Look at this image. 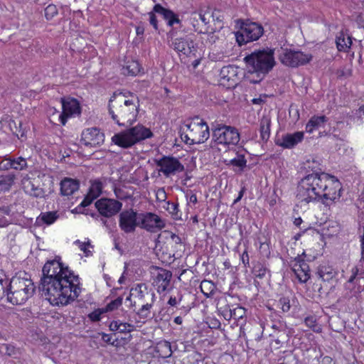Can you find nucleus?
<instances>
[{
    "label": "nucleus",
    "instance_id": "nucleus-1",
    "mask_svg": "<svg viewBox=\"0 0 364 364\" xmlns=\"http://www.w3.org/2000/svg\"><path fill=\"white\" fill-rule=\"evenodd\" d=\"M39 289L52 305L65 306L75 301L81 292L78 276L56 256L43 266Z\"/></svg>",
    "mask_w": 364,
    "mask_h": 364
},
{
    "label": "nucleus",
    "instance_id": "nucleus-2",
    "mask_svg": "<svg viewBox=\"0 0 364 364\" xmlns=\"http://www.w3.org/2000/svg\"><path fill=\"white\" fill-rule=\"evenodd\" d=\"M302 186L301 196L298 200L301 203L321 201L326 206H330L341 197V183L330 174L322 175L320 178L310 177L304 181Z\"/></svg>",
    "mask_w": 364,
    "mask_h": 364
},
{
    "label": "nucleus",
    "instance_id": "nucleus-3",
    "mask_svg": "<svg viewBox=\"0 0 364 364\" xmlns=\"http://www.w3.org/2000/svg\"><path fill=\"white\" fill-rule=\"evenodd\" d=\"M117 98V92H114L108 103V111L112 119L120 127H129L136 120L139 108V100L136 97L133 99Z\"/></svg>",
    "mask_w": 364,
    "mask_h": 364
},
{
    "label": "nucleus",
    "instance_id": "nucleus-4",
    "mask_svg": "<svg viewBox=\"0 0 364 364\" xmlns=\"http://www.w3.org/2000/svg\"><path fill=\"white\" fill-rule=\"evenodd\" d=\"M244 60L246 63L248 72L252 75L257 74V79L248 77L250 83H258L275 65L274 50L268 48L255 50L247 55Z\"/></svg>",
    "mask_w": 364,
    "mask_h": 364
},
{
    "label": "nucleus",
    "instance_id": "nucleus-5",
    "mask_svg": "<svg viewBox=\"0 0 364 364\" xmlns=\"http://www.w3.org/2000/svg\"><path fill=\"white\" fill-rule=\"evenodd\" d=\"M35 286L31 279L20 276L9 280L7 301L13 305L23 304L35 292Z\"/></svg>",
    "mask_w": 364,
    "mask_h": 364
},
{
    "label": "nucleus",
    "instance_id": "nucleus-6",
    "mask_svg": "<svg viewBox=\"0 0 364 364\" xmlns=\"http://www.w3.org/2000/svg\"><path fill=\"white\" fill-rule=\"evenodd\" d=\"M153 136L152 132L141 124H137L125 131L115 134L112 137V141L123 148L129 149L136 144L151 138Z\"/></svg>",
    "mask_w": 364,
    "mask_h": 364
},
{
    "label": "nucleus",
    "instance_id": "nucleus-7",
    "mask_svg": "<svg viewBox=\"0 0 364 364\" xmlns=\"http://www.w3.org/2000/svg\"><path fill=\"white\" fill-rule=\"evenodd\" d=\"M264 34L261 23L250 21H242L240 30L235 33L236 41L240 46L257 41Z\"/></svg>",
    "mask_w": 364,
    "mask_h": 364
},
{
    "label": "nucleus",
    "instance_id": "nucleus-8",
    "mask_svg": "<svg viewBox=\"0 0 364 364\" xmlns=\"http://www.w3.org/2000/svg\"><path fill=\"white\" fill-rule=\"evenodd\" d=\"M213 140L219 144L236 145L240 141L238 130L231 126L218 124L213 128Z\"/></svg>",
    "mask_w": 364,
    "mask_h": 364
},
{
    "label": "nucleus",
    "instance_id": "nucleus-9",
    "mask_svg": "<svg viewBox=\"0 0 364 364\" xmlns=\"http://www.w3.org/2000/svg\"><path fill=\"white\" fill-rule=\"evenodd\" d=\"M186 127L187 131H190L192 141H195L196 144L204 143L210 136L207 123L198 116L193 117L189 124H186Z\"/></svg>",
    "mask_w": 364,
    "mask_h": 364
},
{
    "label": "nucleus",
    "instance_id": "nucleus-10",
    "mask_svg": "<svg viewBox=\"0 0 364 364\" xmlns=\"http://www.w3.org/2000/svg\"><path fill=\"white\" fill-rule=\"evenodd\" d=\"M311 58L312 55L310 54L289 49H282L279 56V59L282 64L292 68L306 64Z\"/></svg>",
    "mask_w": 364,
    "mask_h": 364
},
{
    "label": "nucleus",
    "instance_id": "nucleus-11",
    "mask_svg": "<svg viewBox=\"0 0 364 364\" xmlns=\"http://www.w3.org/2000/svg\"><path fill=\"white\" fill-rule=\"evenodd\" d=\"M155 164L160 167L159 171L166 177L175 175L184 171V166L180 161L172 156H164L161 159H155Z\"/></svg>",
    "mask_w": 364,
    "mask_h": 364
},
{
    "label": "nucleus",
    "instance_id": "nucleus-12",
    "mask_svg": "<svg viewBox=\"0 0 364 364\" xmlns=\"http://www.w3.org/2000/svg\"><path fill=\"white\" fill-rule=\"evenodd\" d=\"M139 226L151 232H156L165 227V223L159 216L152 213H139Z\"/></svg>",
    "mask_w": 364,
    "mask_h": 364
},
{
    "label": "nucleus",
    "instance_id": "nucleus-13",
    "mask_svg": "<svg viewBox=\"0 0 364 364\" xmlns=\"http://www.w3.org/2000/svg\"><path fill=\"white\" fill-rule=\"evenodd\" d=\"M119 226L125 233L134 232L139 226V213L132 209L122 211L119 215Z\"/></svg>",
    "mask_w": 364,
    "mask_h": 364
},
{
    "label": "nucleus",
    "instance_id": "nucleus-14",
    "mask_svg": "<svg viewBox=\"0 0 364 364\" xmlns=\"http://www.w3.org/2000/svg\"><path fill=\"white\" fill-rule=\"evenodd\" d=\"M95 207L101 215L109 218L121 210L122 203L114 199L102 198L95 202Z\"/></svg>",
    "mask_w": 364,
    "mask_h": 364
},
{
    "label": "nucleus",
    "instance_id": "nucleus-15",
    "mask_svg": "<svg viewBox=\"0 0 364 364\" xmlns=\"http://www.w3.org/2000/svg\"><path fill=\"white\" fill-rule=\"evenodd\" d=\"M104 133L97 127L87 128L81 134L80 141L86 146H100L104 143Z\"/></svg>",
    "mask_w": 364,
    "mask_h": 364
},
{
    "label": "nucleus",
    "instance_id": "nucleus-16",
    "mask_svg": "<svg viewBox=\"0 0 364 364\" xmlns=\"http://www.w3.org/2000/svg\"><path fill=\"white\" fill-rule=\"evenodd\" d=\"M171 46L178 53H181L186 56L196 55L197 47L194 41L189 36L176 38L172 40Z\"/></svg>",
    "mask_w": 364,
    "mask_h": 364
},
{
    "label": "nucleus",
    "instance_id": "nucleus-17",
    "mask_svg": "<svg viewBox=\"0 0 364 364\" xmlns=\"http://www.w3.org/2000/svg\"><path fill=\"white\" fill-rule=\"evenodd\" d=\"M304 168L306 171V173H308L300 181V182L298 184L296 193L297 200H299L301 196V188L303 187L302 183L305 180L308 179L310 177L314 178L316 176V178H320L322 175H328V173H326L322 171L321 164L318 161H316L314 159L307 160L304 164Z\"/></svg>",
    "mask_w": 364,
    "mask_h": 364
},
{
    "label": "nucleus",
    "instance_id": "nucleus-18",
    "mask_svg": "<svg viewBox=\"0 0 364 364\" xmlns=\"http://www.w3.org/2000/svg\"><path fill=\"white\" fill-rule=\"evenodd\" d=\"M61 102L63 112L59 116V120L63 125H65L68 117L80 113V107L76 99L70 97L61 98Z\"/></svg>",
    "mask_w": 364,
    "mask_h": 364
},
{
    "label": "nucleus",
    "instance_id": "nucleus-19",
    "mask_svg": "<svg viewBox=\"0 0 364 364\" xmlns=\"http://www.w3.org/2000/svg\"><path fill=\"white\" fill-rule=\"evenodd\" d=\"M294 261L295 264L292 267V270L301 283H306L310 279L309 264L299 255L295 257Z\"/></svg>",
    "mask_w": 364,
    "mask_h": 364
},
{
    "label": "nucleus",
    "instance_id": "nucleus-20",
    "mask_svg": "<svg viewBox=\"0 0 364 364\" xmlns=\"http://www.w3.org/2000/svg\"><path fill=\"white\" fill-rule=\"evenodd\" d=\"M172 279V272L169 270L160 268L154 279V284L157 287L159 293L168 290L171 280Z\"/></svg>",
    "mask_w": 364,
    "mask_h": 364
},
{
    "label": "nucleus",
    "instance_id": "nucleus-21",
    "mask_svg": "<svg viewBox=\"0 0 364 364\" xmlns=\"http://www.w3.org/2000/svg\"><path fill=\"white\" fill-rule=\"evenodd\" d=\"M304 139L302 132H296L294 134H287L282 136V141L278 139L276 144L284 149H291L301 142Z\"/></svg>",
    "mask_w": 364,
    "mask_h": 364
},
{
    "label": "nucleus",
    "instance_id": "nucleus-22",
    "mask_svg": "<svg viewBox=\"0 0 364 364\" xmlns=\"http://www.w3.org/2000/svg\"><path fill=\"white\" fill-rule=\"evenodd\" d=\"M154 11L161 15L163 18L167 21V25L168 26L171 27L175 23H181V20L179 19L177 14H176L173 11L164 8L160 4H156L154 5Z\"/></svg>",
    "mask_w": 364,
    "mask_h": 364
},
{
    "label": "nucleus",
    "instance_id": "nucleus-23",
    "mask_svg": "<svg viewBox=\"0 0 364 364\" xmlns=\"http://www.w3.org/2000/svg\"><path fill=\"white\" fill-rule=\"evenodd\" d=\"M23 188L27 194L36 198H43L45 196L44 190L36 183L35 179L24 178Z\"/></svg>",
    "mask_w": 364,
    "mask_h": 364
},
{
    "label": "nucleus",
    "instance_id": "nucleus-24",
    "mask_svg": "<svg viewBox=\"0 0 364 364\" xmlns=\"http://www.w3.org/2000/svg\"><path fill=\"white\" fill-rule=\"evenodd\" d=\"M79 181L76 179L65 178L60 182V192L63 196H70L79 188Z\"/></svg>",
    "mask_w": 364,
    "mask_h": 364
},
{
    "label": "nucleus",
    "instance_id": "nucleus-25",
    "mask_svg": "<svg viewBox=\"0 0 364 364\" xmlns=\"http://www.w3.org/2000/svg\"><path fill=\"white\" fill-rule=\"evenodd\" d=\"M225 163L228 166H232L235 171H243L247 166V160L245 154L239 152L236 153V156L228 161L225 160Z\"/></svg>",
    "mask_w": 364,
    "mask_h": 364
},
{
    "label": "nucleus",
    "instance_id": "nucleus-26",
    "mask_svg": "<svg viewBox=\"0 0 364 364\" xmlns=\"http://www.w3.org/2000/svg\"><path fill=\"white\" fill-rule=\"evenodd\" d=\"M316 274L322 281L330 282L337 275V272L331 266L320 265Z\"/></svg>",
    "mask_w": 364,
    "mask_h": 364
},
{
    "label": "nucleus",
    "instance_id": "nucleus-27",
    "mask_svg": "<svg viewBox=\"0 0 364 364\" xmlns=\"http://www.w3.org/2000/svg\"><path fill=\"white\" fill-rule=\"evenodd\" d=\"M59 218L57 211H48L41 213L36 218V224L39 226L43 225H50L54 223Z\"/></svg>",
    "mask_w": 364,
    "mask_h": 364
},
{
    "label": "nucleus",
    "instance_id": "nucleus-28",
    "mask_svg": "<svg viewBox=\"0 0 364 364\" xmlns=\"http://www.w3.org/2000/svg\"><path fill=\"white\" fill-rule=\"evenodd\" d=\"M271 119L269 116H263L259 121L260 139L266 143L270 136Z\"/></svg>",
    "mask_w": 364,
    "mask_h": 364
},
{
    "label": "nucleus",
    "instance_id": "nucleus-29",
    "mask_svg": "<svg viewBox=\"0 0 364 364\" xmlns=\"http://www.w3.org/2000/svg\"><path fill=\"white\" fill-rule=\"evenodd\" d=\"M328 119L326 116H314L312 117L306 126V131L309 133L313 132L314 130L323 127Z\"/></svg>",
    "mask_w": 364,
    "mask_h": 364
},
{
    "label": "nucleus",
    "instance_id": "nucleus-30",
    "mask_svg": "<svg viewBox=\"0 0 364 364\" xmlns=\"http://www.w3.org/2000/svg\"><path fill=\"white\" fill-rule=\"evenodd\" d=\"M336 43L339 51L347 52L352 45V40L350 36L346 37V35L341 32L336 37Z\"/></svg>",
    "mask_w": 364,
    "mask_h": 364
},
{
    "label": "nucleus",
    "instance_id": "nucleus-31",
    "mask_svg": "<svg viewBox=\"0 0 364 364\" xmlns=\"http://www.w3.org/2000/svg\"><path fill=\"white\" fill-rule=\"evenodd\" d=\"M252 273L255 278L262 279L269 276V270L266 265L261 262H257L253 267Z\"/></svg>",
    "mask_w": 364,
    "mask_h": 364
},
{
    "label": "nucleus",
    "instance_id": "nucleus-32",
    "mask_svg": "<svg viewBox=\"0 0 364 364\" xmlns=\"http://www.w3.org/2000/svg\"><path fill=\"white\" fill-rule=\"evenodd\" d=\"M166 206L164 208L168 212L169 214L171 215V217L174 220H180L181 219V213L178 210V203L174 202L167 201L166 203Z\"/></svg>",
    "mask_w": 364,
    "mask_h": 364
},
{
    "label": "nucleus",
    "instance_id": "nucleus-33",
    "mask_svg": "<svg viewBox=\"0 0 364 364\" xmlns=\"http://www.w3.org/2000/svg\"><path fill=\"white\" fill-rule=\"evenodd\" d=\"M155 300V294L154 292L151 293V303L146 304L142 305V306L137 311V314L143 318H147L150 316V309H151L153 304Z\"/></svg>",
    "mask_w": 364,
    "mask_h": 364
},
{
    "label": "nucleus",
    "instance_id": "nucleus-34",
    "mask_svg": "<svg viewBox=\"0 0 364 364\" xmlns=\"http://www.w3.org/2000/svg\"><path fill=\"white\" fill-rule=\"evenodd\" d=\"M123 73L125 75H136L139 71V64L136 61L128 62L127 65L123 68Z\"/></svg>",
    "mask_w": 364,
    "mask_h": 364
},
{
    "label": "nucleus",
    "instance_id": "nucleus-35",
    "mask_svg": "<svg viewBox=\"0 0 364 364\" xmlns=\"http://www.w3.org/2000/svg\"><path fill=\"white\" fill-rule=\"evenodd\" d=\"M15 176L14 174H6L0 176V187L4 190H9L14 182Z\"/></svg>",
    "mask_w": 364,
    "mask_h": 364
},
{
    "label": "nucleus",
    "instance_id": "nucleus-36",
    "mask_svg": "<svg viewBox=\"0 0 364 364\" xmlns=\"http://www.w3.org/2000/svg\"><path fill=\"white\" fill-rule=\"evenodd\" d=\"M102 190V182H100V181H95L92 183L87 193L92 196V198H97L101 194Z\"/></svg>",
    "mask_w": 364,
    "mask_h": 364
},
{
    "label": "nucleus",
    "instance_id": "nucleus-37",
    "mask_svg": "<svg viewBox=\"0 0 364 364\" xmlns=\"http://www.w3.org/2000/svg\"><path fill=\"white\" fill-rule=\"evenodd\" d=\"M9 285V279L6 276L0 272V300L5 296H7V289Z\"/></svg>",
    "mask_w": 364,
    "mask_h": 364
},
{
    "label": "nucleus",
    "instance_id": "nucleus-38",
    "mask_svg": "<svg viewBox=\"0 0 364 364\" xmlns=\"http://www.w3.org/2000/svg\"><path fill=\"white\" fill-rule=\"evenodd\" d=\"M12 168L15 170L21 171L27 167L26 160L23 157H18L17 159H11Z\"/></svg>",
    "mask_w": 364,
    "mask_h": 364
},
{
    "label": "nucleus",
    "instance_id": "nucleus-39",
    "mask_svg": "<svg viewBox=\"0 0 364 364\" xmlns=\"http://www.w3.org/2000/svg\"><path fill=\"white\" fill-rule=\"evenodd\" d=\"M148 287L145 284L141 283L137 284L131 291L136 292L137 297L139 299H142L145 296V293L148 294Z\"/></svg>",
    "mask_w": 364,
    "mask_h": 364
},
{
    "label": "nucleus",
    "instance_id": "nucleus-40",
    "mask_svg": "<svg viewBox=\"0 0 364 364\" xmlns=\"http://www.w3.org/2000/svg\"><path fill=\"white\" fill-rule=\"evenodd\" d=\"M122 296H119L116 299L111 301L106 306L105 311H112L118 309L122 304Z\"/></svg>",
    "mask_w": 364,
    "mask_h": 364
},
{
    "label": "nucleus",
    "instance_id": "nucleus-41",
    "mask_svg": "<svg viewBox=\"0 0 364 364\" xmlns=\"http://www.w3.org/2000/svg\"><path fill=\"white\" fill-rule=\"evenodd\" d=\"M183 299V295L178 292L176 295H171L169 299L167 302L168 305L171 306H178V305H181Z\"/></svg>",
    "mask_w": 364,
    "mask_h": 364
},
{
    "label": "nucleus",
    "instance_id": "nucleus-42",
    "mask_svg": "<svg viewBox=\"0 0 364 364\" xmlns=\"http://www.w3.org/2000/svg\"><path fill=\"white\" fill-rule=\"evenodd\" d=\"M58 14V9L54 4H49L45 9V16L48 20L52 19Z\"/></svg>",
    "mask_w": 364,
    "mask_h": 364
},
{
    "label": "nucleus",
    "instance_id": "nucleus-43",
    "mask_svg": "<svg viewBox=\"0 0 364 364\" xmlns=\"http://www.w3.org/2000/svg\"><path fill=\"white\" fill-rule=\"evenodd\" d=\"M1 350L9 356H14L16 354V348L11 344H3Z\"/></svg>",
    "mask_w": 364,
    "mask_h": 364
},
{
    "label": "nucleus",
    "instance_id": "nucleus-44",
    "mask_svg": "<svg viewBox=\"0 0 364 364\" xmlns=\"http://www.w3.org/2000/svg\"><path fill=\"white\" fill-rule=\"evenodd\" d=\"M232 318L235 320H240L243 318L245 314V309L241 306H237L232 309Z\"/></svg>",
    "mask_w": 364,
    "mask_h": 364
},
{
    "label": "nucleus",
    "instance_id": "nucleus-45",
    "mask_svg": "<svg viewBox=\"0 0 364 364\" xmlns=\"http://www.w3.org/2000/svg\"><path fill=\"white\" fill-rule=\"evenodd\" d=\"M278 305L280 306L283 312H288L291 309L290 300L287 297H282L278 301Z\"/></svg>",
    "mask_w": 364,
    "mask_h": 364
},
{
    "label": "nucleus",
    "instance_id": "nucleus-46",
    "mask_svg": "<svg viewBox=\"0 0 364 364\" xmlns=\"http://www.w3.org/2000/svg\"><path fill=\"white\" fill-rule=\"evenodd\" d=\"M224 318L227 321H230L232 318V309L229 305H225L223 307H220L218 309Z\"/></svg>",
    "mask_w": 364,
    "mask_h": 364
},
{
    "label": "nucleus",
    "instance_id": "nucleus-47",
    "mask_svg": "<svg viewBox=\"0 0 364 364\" xmlns=\"http://www.w3.org/2000/svg\"><path fill=\"white\" fill-rule=\"evenodd\" d=\"M119 331L120 333H129L133 331L134 329V325L127 323V322H122L119 321Z\"/></svg>",
    "mask_w": 364,
    "mask_h": 364
},
{
    "label": "nucleus",
    "instance_id": "nucleus-48",
    "mask_svg": "<svg viewBox=\"0 0 364 364\" xmlns=\"http://www.w3.org/2000/svg\"><path fill=\"white\" fill-rule=\"evenodd\" d=\"M155 14H156V13L155 11H154V10H153V11L149 12L148 15L149 16V23L154 27L155 31H158L159 30L158 21H157Z\"/></svg>",
    "mask_w": 364,
    "mask_h": 364
},
{
    "label": "nucleus",
    "instance_id": "nucleus-49",
    "mask_svg": "<svg viewBox=\"0 0 364 364\" xmlns=\"http://www.w3.org/2000/svg\"><path fill=\"white\" fill-rule=\"evenodd\" d=\"M176 308L181 311L180 312V314L181 315H186L189 311L191 309V306L188 304H186L183 301H182L181 304V305H178V306H176Z\"/></svg>",
    "mask_w": 364,
    "mask_h": 364
},
{
    "label": "nucleus",
    "instance_id": "nucleus-50",
    "mask_svg": "<svg viewBox=\"0 0 364 364\" xmlns=\"http://www.w3.org/2000/svg\"><path fill=\"white\" fill-rule=\"evenodd\" d=\"M272 328L274 330V333L277 332L278 333H279L287 332L286 325L281 322L272 324Z\"/></svg>",
    "mask_w": 364,
    "mask_h": 364
},
{
    "label": "nucleus",
    "instance_id": "nucleus-51",
    "mask_svg": "<svg viewBox=\"0 0 364 364\" xmlns=\"http://www.w3.org/2000/svg\"><path fill=\"white\" fill-rule=\"evenodd\" d=\"M306 325L311 328H312L314 331L318 332V330L316 329V319L313 316H309L305 318L304 321Z\"/></svg>",
    "mask_w": 364,
    "mask_h": 364
},
{
    "label": "nucleus",
    "instance_id": "nucleus-52",
    "mask_svg": "<svg viewBox=\"0 0 364 364\" xmlns=\"http://www.w3.org/2000/svg\"><path fill=\"white\" fill-rule=\"evenodd\" d=\"M181 139L186 144L189 145L196 144L195 141H192V138L190 136V131H187L186 133H181Z\"/></svg>",
    "mask_w": 364,
    "mask_h": 364
},
{
    "label": "nucleus",
    "instance_id": "nucleus-53",
    "mask_svg": "<svg viewBox=\"0 0 364 364\" xmlns=\"http://www.w3.org/2000/svg\"><path fill=\"white\" fill-rule=\"evenodd\" d=\"M12 161L11 159H5L0 163V168L3 170H8L9 168H12Z\"/></svg>",
    "mask_w": 364,
    "mask_h": 364
},
{
    "label": "nucleus",
    "instance_id": "nucleus-54",
    "mask_svg": "<svg viewBox=\"0 0 364 364\" xmlns=\"http://www.w3.org/2000/svg\"><path fill=\"white\" fill-rule=\"evenodd\" d=\"M75 243L79 244V247L80 248V250L84 252V253L85 254L86 256L89 255V253L90 252V251L87 250V246H91L89 241L87 242H81L80 240H76Z\"/></svg>",
    "mask_w": 364,
    "mask_h": 364
},
{
    "label": "nucleus",
    "instance_id": "nucleus-55",
    "mask_svg": "<svg viewBox=\"0 0 364 364\" xmlns=\"http://www.w3.org/2000/svg\"><path fill=\"white\" fill-rule=\"evenodd\" d=\"M117 92V98L115 100L114 102L117 101L119 99H125L127 97H128L129 96H131L132 98H135L136 99V95H134L132 92Z\"/></svg>",
    "mask_w": 364,
    "mask_h": 364
},
{
    "label": "nucleus",
    "instance_id": "nucleus-56",
    "mask_svg": "<svg viewBox=\"0 0 364 364\" xmlns=\"http://www.w3.org/2000/svg\"><path fill=\"white\" fill-rule=\"evenodd\" d=\"M161 348H164L166 350V352L165 353L164 357L168 358L171 355L173 351L171 350V345L169 342L165 341L164 343L161 345Z\"/></svg>",
    "mask_w": 364,
    "mask_h": 364
},
{
    "label": "nucleus",
    "instance_id": "nucleus-57",
    "mask_svg": "<svg viewBox=\"0 0 364 364\" xmlns=\"http://www.w3.org/2000/svg\"><path fill=\"white\" fill-rule=\"evenodd\" d=\"M359 274V269L357 267H354L351 269V275L349 277L348 282V283H353L354 281L356 279L358 275Z\"/></svg>",
    "mask_w": 364,
    "mask_h": 364
},
{
    "label": "nucleus",
    "instance_id": "nucleus-58",
    "mask_svg": "<svg viewBox=\"0 0 364 364\" xmlns=\"http://www.w3.org/2000/svg\"><path fill=\"white\" fill-rule=\"evenodd\" d=\"M95 198H92V196H90L89 193H87L86 195V196L85 197L84 200L81 202V203L80 204V207H86L87 205H89L90 204L92 203V202L95 200Z\"/></svg>",
    "mask_w": 364,
    "mask_h": 364
},
{
    "label": "nucleus",
    "instance_id": "nucleus-59",
    "mask_svg": "<svg viewBox=\"0 0 364 364\" xmlns=\"http://www.w3.org/2000/svg\"><path fill=\"white\" fill-rule=\"evenodd\" d=\"M286 336V333H282L281 335H276L275 333H271L270 334V336L271 337H276L274 339V342L277 345V346H280L282 343V341L281 339H283Z\"/></svg>",
    "mask_w": 364,
    "mask_h": 364
},
{
    "label": "nucleus",
    "instance_id": "nucleus-60",
    "mask_svg": "<svg viewBox=\"0 0 364 364\" xmlns=\"http://www.w3.org/2000/svg\"><path fill=\"white\" fill-rule=\"evenodd\" d=\"M102 311H95L89 314V318L92 321H98L101 318Z\"/></svg>",
    "mask_w": 364,
    "mask_h": 364
},
{
    "label": "nucleus",
    "instance_id": "nucleus-61",
    "mask_svg": "<svg viewBox=\"0 0 364 364\" xmlns=\"http://www.w3.org/2000/svg\"><path fill=\"white\" fill-rule=\"evenodd\" d=\"M5 213H6V211L3 208H0V227H4L7 224V220L4 217Z\"/></svg>",
    "mask_w": 364,
    "mask_h": 364
},
{
    "label": "nucleus",
    "instance_id": "nucleus-62",
    "mask_svg": "<svg viewBox=\"0 0 364 364\" xmlns=\"http://www.w3.org/2000/svg\"><path fill=\"white\" fill-rule=\"evenodd\" d=\"M119 320L112 321L109 324L110 331H119Z\"/></svg>",
    "mask_w": 364,
    "mask_h": 364
},
{
    "label": "nucleus",
    "instance_id": "nucleus-63",
    "mask_svg": "<svg viewBox=\"0 0 364 364\" xmlns=\"http://www.w3.org/2000/svg\"><path fill=\"white\" fill-rule=\"evenodd\" d=\"M241 259L245 266L249 264V255L247 251H245L242 256Z\"/></svg>",
    "mask_w": 364,
    "mask_h": 364
},
{
    "label": "nucleus",
    "instance_id": "nucleus-64",
    "mask_svg": "<svg viewBox=\"0 0 364 364\" xmlns=\"http://www.w3.org/2000/svg\"><path fill=\"white\" fill-rule=\"evenodd\" d=\"M171 238L175 244H181L182 242L181 238L174 233L171 234Z\"/></svg>",
    "mask_w": 364,
    "mask_h": 364
}]
</instances>
